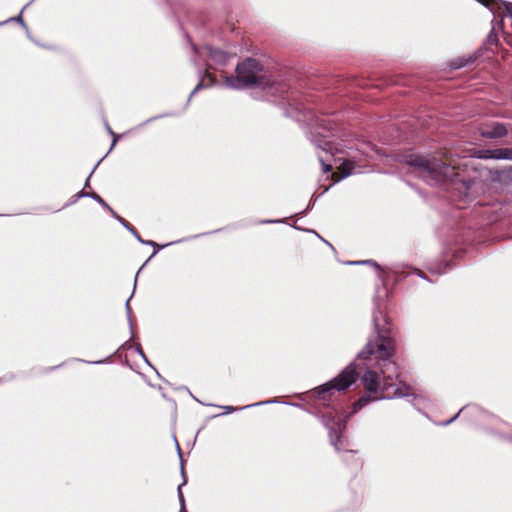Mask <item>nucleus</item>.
I'll use <instances>...</instances> for the list:
<instances>
[{
    "label": "nucleus",
    "mask_w": 512,
    "mask_h": 512,
    "mask_svg": "<svg viewBox=\"0 0 512 512\" xmlns=\"http://www.w3.org/2000/svg\"><path fill=\"white\" fill-rule=\"evenodd\" d=\"M484 158L512 161V148H497L493 150H487Z\"/></svg>",
    "instance_id": "nucleus-8"
},
{
    "label": "nucleus",
    "mask_w": 512,
    "mask_h": 512,
    "mask_svg": "<svg viewBox=\"0 0 512 512\" xmlns=\"http://www.w3.org/2000/svg\"><path fill=\"white\" fill-rule=\"evenodd\" d=\"M137 278H138V275L136 274V276H135V283H134V290H133V293H131V295H130V299L133 298V296H134V291H135L136 284H137Z\"/></svg>",
    "instance_id": "nucleus-30"
},
{
    "label": "nucleus",
    "mask_w": 512,
    "mask_h": 512,
    "mask_svg": "<svg viewBox=\"0 0 512 512\" xmlns=\"http://www.w3.org/2000/svg\"><path fill=\"white\" fill-rule=\"evenodd\" d=\"M100 162H101V160L98 161L97 164L92 169L91 173L89 174L88 178L86 179V181L84 183V187H88L89 186L90 178H91L92 174L94 173L95 169L97 168V166L99 165Z\"/></svg>",
    "instance_id": "nucleus-25"
},
{
    "label": "nucleus",
    "mask_w": 512,
    "mask_h": 512,
    "mask_svg": "<svg viewBox=\"0 0 512 512\" xmlns=\"http://www.w3.org/2000/svg\"><path fill=\"white\" fill-rule=\"evenodd\" d=\"M405 162L411 168L412 174L429 185H436L448 179L452 180L456 176L455 166L437 158L430 159L420 155H408Z\"/></svg>",
    "instance_id": "nucleus-3"
},
{
    "label": "nucleus",
    "mask_w": 512,
    "mask_h": 512,
    "mask_svg": "<svg viewBox=\"0 0 512 512\" xmlns=\"http://www.w3.org/2000/svg\"><path fill=\"white\" fill-rule=\"evenodd\" d=\"M143 360H144L147 364H149V365L151 366V364L149 363V361H148V359H147L146 357H145V358H143Z\"/></svg>",
    "instance_id": "nucleus-36"
},
{
    "label": "nucleus",
    "mask_w": 512,
    "mask_h": 512,
    "mask_svg": "<svg viewBox=\"0 0 512 512\" xmlns=\"http://www.w3.org/2000/svg\"><path fill=\"white\" fill-rule=\"evenodd\" d=\"M475 61V57L469 56L468 58H459L452 62L451 67L453 69H459L464 66H467L470 63H473Z\"/></svg>",
    "instance_id": "nucleus-13"
},
{
    "label": "nucleus",
    "mask_w": 512,
    "mask_h": 512,
    "mask_svg": "<svg viewBox=\"0 0 512 512\" xmlns=\"http://www.w3.org/2000/svg\"><path fill=\"white\" fill-rule=\"evenodd\" d=\"M347 264H349V265H371L378 271L380 270L379 264L373 260L348 261Z\"/></svg>",
    "instance_id": "nucleus-16"
},
{
    "label": "nucleus",
    "mask_w": 512,
    "mask_h": 512,
    "mask_svg": "<svg viewBox=\"0 0 512 512\" xmlns=\"http://www.w3.org/2000/svg\"><path fill=\"white\" fill-rule=\"evenodd\" d=\"M353 167L349 163H343L341 167V175L338 177V180L345 179L353 173Z\"/></svg>",
    "instance_id": "nucleus-15"
},
{
    "label": "nucleus",
    "mask_w": 512,
    "mask_h": 512,
    "mask_svg": "<svg viewBox=\"0 0 512 512\" xmlns=\"http://www.w3.org/2000/svg\"><path fill=\"white\" fill-rule=\"evenodd\" d=\"M88 198L93 199L95 202L99 203L102 207L107 209L110 212V209H112L109 204L97 193L95 192H89V195H87Z\"/></svg>",
    "instance_id": "nucleus-14"
},
{
    "label": "nucleus",
    "mask_w": 512,
    "mask_h": 512,
    "mask_svg": "<svg viewBox=\"0 0 512 512\" xmlns=\"http://www.w3.org/2000/svg\"><path fill=\"white\" fill-rule=\"evenodd\" d=\"M277 402L278 401L276 399H270V400L260 401V402H257V403L246 405V406H243V407H240V408H236V407H233V406H221V408H223L225 410V414H227V413L235 412L237 410H245V409H248L250 407L262 406V405L272 404V403H277Z\"/></svg>",
    "instance_id": "nucleus-10"
},
{
    "label": "nucleus",
    "mask_w": 512,
    "mask_h": 512,
    "mask_svg": "<svg viewBox=\"0 0 512 512\" xmlns=\"http://www.w3.org/2000/svg\"><path fill=\"white\" fill-rule=\"evenodd\" d=\"M504 439L512 443V436H504Z\"/></svg>",
    "instance_id": "nucleus-33"
},
{
    "label": "nucleus",
    "mask_w": 512,
    "mask_h": 512,
    "mask_svg": "<svg viewBox=\"0 0 512 512\" xmlns=\"http://www.w3.org/2000/svg\"><path fill=\"white\" fill-rule=\"evenodd\" d=\"M10 21H16V22L20 23V24H21V26L26 30L27 34L29 35L28 27H27V25L24 23V21H23V18H22V16H21V14H20V15H18L17 17H11V18H9V19H8V20H6V21L0 22V25H4L5 23L10 22Z\"/></svg>",
    "instance_id": "nucleus-19"
},
{
    "label": "nucleus",
    "mask_w": 512,
    "mask_h": 512,
    "mask_svg": "<svg viewBox=\"0 0 512 512\" xmlns=\"http://www.w3.org/2000/svg\"><path fill=\"white\" fill-rule=\"evenodd\" d=\"M502 5L505 8L506 15L512 19V3L506 2V1H502Z\"/></svg>",
    "instance_id": "nucleus-23"
},
{
    "label": "nucleus",
    "mask_w": 512,
    "mask_h": 512,
    "mask_svg": "<svg viewBox=\"0 0 512 512\" xmlns=\"http://www.w3.org/2000/svg\"><path fill=\"white\" fill-rule=\"evenodd\" d=\"M204 52L214 62L215 65L220 67L225 66L230 59V54L210 45L204 47Z\"/></svg>",
    "instance_id": "nucleus-6"
},
{
    "label": "nucleus",
    "mask_w": 512,
    "mask_h": 512,
    "mask_svg": "<svg viewBox=\"0 0 512 512\" xmlns=\"http://www.w3.org/2000/svg\"><path fill=\"white\" fill-rule=\"evenodd\" d=\"M29 6V4H26L25 6H23V9L22 10H25L27 7ZM23 11H21L22 13Z\"/></svg>",
    "instance_id": "nucleus-37"
},
{
    "label": "nucleus",
    "mask_w": 512,
    "mask_h": 512,
    "mask_svg": "<svg viewBox=\"0 0 512 512\" xmlns=\"http://www.w3.org/2000/svg\"><path fill=\"white\" fill-rule=\"evenodd\" d=\"M103 362H104V361H93V362H91V363H92V364H101V363H103Z\"/></svg>",
    "instance_id": "nucleus-35"
},
{
    "label": "nucleus",
    "mask_w": 512,
    "mask_h": 512,
    "mask_svg": "<svg viewBox=\"0 0 512 512\" xmlns=\"http://www.w3.org/2000/svg\"><path fill=\"white\" fill-rule=\"evenodd\" d=\"M137 278H138V275L136 274V276H135V283H134V290H133V293H131V295H130V299L133 298V296H134V291H135L136 284H137Z\"/></svg>",
    "instance_id": "nucleus-29"
},
{
    "label": "nucleus",
    "mask_w": 512,
    "mask_h": 512,
    "mask_svg": "<svg viewBox=\"0 0 512 512\" xmlns=\"http://www.w3.org/2000/svg\"><path fill=\"white\" fill-rule=\"evenodd\" d=\"M488 40H489V42L496 41V36L495 35L493 36L492 34H490L488 37Z\"/></svg>",
    "instance_id": "nucleus-32"
},
{
    "label": "nucleus",
    "mask_w": 512,
    "mask_h": 512,
    "mask_svg": "<svg viewBox=\"0 0 512 512\" xmlns=\"http://www.w3.org/2000/svg\"><path fill=\"white\" fill-rule=\"evenodd\" d=\"M380 311L373 313V324L376 332L375 340H368L365 347L357 354L355 360L335 378L316 388L318 399L327 400L335 391H344L361 375V382L369 393H380L379 396L360 397L353 405L352 413L366 406L372 400L408 398L409 402L418 399L412 388L398 381L399 368L392 359L395 353L394 340L390 330L382 327Z\"/></svg>",
    "instance_id": "nucleus-1"
},
{
    "label": "nucleus",
    "mask_w": 512,
    "mask_h": 512,
    "mask_svg": "<svg viewBox=\"0 0 512 512\" xmlns=\"http://www.w3.org/2000/svg\"><path fill=\"white\" fill-rule=\"evenodd\" d=\"M418 276H419L420 278H422V279H426V277H425V276L423 275V273H422V272H420V271H418Z\"/></svg>",
    "instance_id": "nucleus-34"
},
{
    "label": "nucleus",
    "mask_w": 512,
    "mask_h": 512,
    "mask_svg": "<svg viewBox=\"0 0 512 512\" xmlns=\"http://www.w3.org/2000/svg\"><path fill=\"white\" fill-rule=\"evenodd\" d=\"M320 128H323L328 133L330 128H328L325 124V120H321V122L317 123V128L315 131L311 132V141L315 145L316 148L325 153L326 156L322 154H318L319 162L321 163L323 173H329L332 170V165L327 163L328 156L333 157L334 152L337 151V148L334 147V144L331 141L327 140L328 135H322L319 131Z\"/></svg>",
    "instance_id": "nucleus-4"
},
{
    "label": "nucleus",
    "mask_w": 512,
    "mask_h": 512,
    "mask_svg": "<svg viewBox=\"0 0 512 512\" xmlns=\"http://www.w3.org/2000/svg\"><path fill=\"white\" fill-rule=\"evenodd\" d=\"M129 302H130V298H128L125 303V309H126L127 320L129 323L130 331H131V336L133 337L134 331H133V322H132V311H131Z\"/></svg>",
    "instance_id": "nucleus-17"
},
{
    "label": "nucleus",
    "mask_w": 512,
    "mask_h": 512,
    "mask_svg": "<svg viewBox=\"0 0 512 512\" xmlns=\"http://www.w3.org/2000/svg\"><path fill=\"white\" fill-rule=\"evenodd\" d=\"M176 447H177L178 455H179L180 459L182 460L181 450H180V447H179L177 441H176ZM181 475H182L183 481H182V483L177 488V495H178L179 504H180L179 512H187L186 504H185V498H184V494L182 492V486L186 485L187 479H186V476H185L184 467H183V463L182 462H181Z\"/></svg>",
    "instance_id": "nucleus-9"
},
{
    "label": "nucleus",
    "mask_w": 512,
    "mask_h": 512,
    "mask_svg": "<svg viewBox=\"0 0 512 512\" xmlns=\"http://www.w3.org/2000/svg\"><path fill=\"white\" fill-rule=\"evenodd\" d=\"M136 351H137V353H138L142 358H145V354H144V352H143L142 347L140 346V344H137V345H136Z\"/></svg>",
    "instance_id": "nucleus-28"
},
{
    "label": "nucleus",
    "mask_w": 512,
    "mask_h": 512,
    "mask_svg": "<svg viewBox=\"0 0 512 512\" xmlns=\"http://www.w3.org/2000/svg\"><path fill=\"white\" fill-rule=\"evenodd\" d=\"M205 85L203 84V81L201 80L197 85L196 87L191 91L189 97H188V101L189 102L191 100V98L199 91L201 90L202 88H204ZM206 87H208V85H206Z\"/></svg>",
    "instance_id": "nucleus-21"
},
{
    "label": "nucleus",
    "mask_w": 512,
    "mask_h": 512,
    "mask_svg": "<svg viewBox=\"0 0 512 512\" xmlns=\"http://www.w3.org/2000/svg\"><path fill=\"white\" fill-rule=\"evenodd\" d=\"M105 126H106L108 133L113 136V141H112V144L110 147V150H112L117 142V136L115 135V133L113 132V130L111 129V127L109 126V124L107 122H105Z\"/></svg>",
    "instance_id": "nucleus-22"
},
{
    "label": "nucleus",
    "mask_w": 512,
    "mask_h": 512,
    "mask_svg": "<svg viewBox=\"0 0 512 512\" xmlns=\"http://www.w3.org/2000/svg\"><path fill=\"white\" fill-rule=\"evenodd\" d=\"M110 213L125 229L129 230L132 227L129 222L119 216L113 209H110Z\"/></svg>",
    "instance_id": "nucleus-18"
},
{
    "label": "nucleus",
    "mask_w": 512,
    "mask_h": 512,
    "mask_svg": "<svg viewBox=\"0 0 512 512\" xmlns=\"http://www.w3.org/2000/svg\"><path fill=\"white\" fill-rule=\"evenodd\" d=\"M263 72L262 64L255 58H246L236 66V75L225 77V85L230 89L242 90L257 86L269 90L274 95L288 90L287 84L277 81L272 75Z\"/></svg>",
    "instance_id": "nucleus-2"
},
{
    "label": "nucleus",
    "mask_w": 512,
    "mask_h": 512,
    "mask_svg": "<svg viewBox=\"0 0 512 512\" xmlns=\"http://www.w3.org/2000/svg\"><path fill=\"white\" fill-rule=\"evenodd\" d=\"M479 2H481L483 5L487 6L489 5V3L492 1V0H478Z\"/></svg>",
    "instance_id": "nucleus-31"
},
{
    "label": "nucleus",
    "mask_w": 512,
    "mask_h": 512,
    "mask_svg": "<svg viewBox=\"0 0 512 512\" xmlns=\"http://www.w3.org/2000/svg\"><path fill=\"white\" fill-rule=\"evenodd\" d=\"M320 419L329 432L331 445H333L337 451H340L338 443L340 442L342 432L346 429L347 420L338 416L336 412L323 414Z\"/></svg>",
    "instance_id": "nucleus-5"
},
{
    "label": "nucleus",
    "mask_w": 512,
    "mask_h": 512,
    "mask_svg": "<svg viewBox=\"0 0 512 512\" xmlns=\"http://www.w3.org/2000/svg\"><path fill=\"white\" fill-rule=\"evenodd\" d=\"M465 409H467L468 411H470L473 414H478V413L486 414L479 406L468 405V406L461 408L456 415H454L451 419L443 422L442 425L447 426V425L451 424L452 422H454Z\"/></svg>",
    "instance_id": "nucleus-11"
},
{
    "label": "nucleus",
    "mask_w": 512,
    "mask_h": 512,
    "mask_svg": "<svg viewBox=\"0 0 512 512\" xmlns=\"http://www.w3.org/2000/svg\"><path fill=\"white\" fill-rule=\"evenodd\" d=\"M87 195H89V192H85L84 190L78 192L77 194H75L73 197H72V200L67 203L65 205V207L71 205V204H74L76 203L80 198H84V197H87Z\"/></svg>",
    "instance_id": "nucleus-20"
},
{
    "label": "nucleus",
    "mask_w": 512,
    "mask_h": 512,
    "mask_svg": "<svg viewBox=\"0 0 512 512\" xmlns=\"http://www.w3.org/2000/svg\"><path fill=\"white\" fill-rule=\"evenodd\" d=\"M284 220H261L260 224H272V223H282Z\"/></svg>",
    "instance_id": "nucleus-26"
},
{
    "label": "nucleus",
    "mask_w": 512,
    "mask_h": 512,
    "mask_svg": "<svg viewBox=\"0 0 512 512\" xmlns=\"http://www.w3.org/2000/svg\"><path fill=\"white\" fill-rule=\"evenodd\" d=\"M128 231L136 238V240L138 242H140V243L143 242V239L141 238V236L139 235V233L133 226Z\"/></svg>",
    "instance_id": "nucleus-24"
},
{
    "label": "nucleus",
    "mask_w": 512,
    "mask_h": 512,
    "mask_svg": "<svg viewBox=\"0 0 512 512\" xmlns=\"http://www.w3.org/2000/svg\"><path fill=\"white\" fill-rule=\"evenodd\" d=\"M141 244L152 246L154 248H157V250H155L152 253V255L149 257V259L140 267V269L137 272V275H139V273L141 272L143 267L148 263V261L156 255V253L158 252L159 249H162V248L170 245V244L158 245L156 242H154L152 240H143V242Z\"/></svg>",
    "instance_id": "nucleus-12"
},
{
    "label": "nucleus",
    "mask_w": 512,
    "mask_h": 512,
    "mask_svg": "<svg viewBox=\"0 0 512 512\" xmlns=\"http://www.w3.org/2000/svg\"><path fill=\"white\" fill-rule=\"evenodd\" d=\"M165 115H158V116H154V117H151L149 119H147L145 122H143L140 126L143 127L145 126L147 123L153 121V120H156V119H159L161 117H164Z\"/></svg>",
    "instance_id": "nucleus-27"
},
{
    "label": "nucleus",
    "mask_w": 512,
    "mask_h": 512,
    "mask_svg": "<svg viewBox=\"0 0 512 512\" xmlns=\"http://www.w3.org/2000/svg\"><path fill=\"white\" fill-rule=\"evenodd\" d=\"M508 134V130L503 123H493L490 128L484 130L482 135L486 138L497 139L505 137Z\"/></svg>",
    "instance_id": "nucleus-7"
}]
</instances>
